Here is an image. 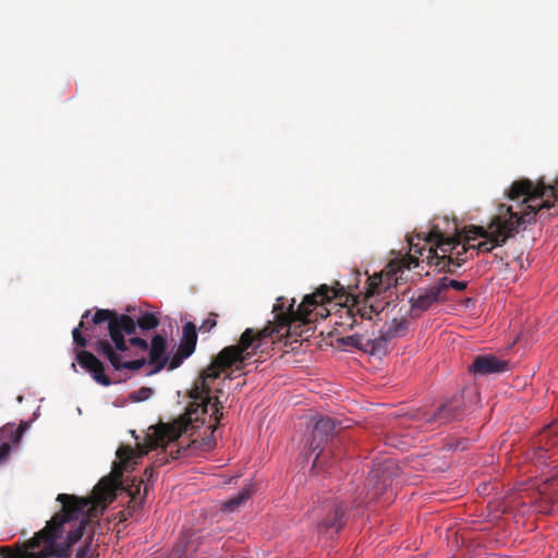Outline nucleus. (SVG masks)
<instances>
[{
  "instance_id": "obj_32",
  "label": "nucleus",
  "mask_w": 558,
  "mask_h": 558,
  "mask_svg": "<svg viewBox=\"0 0 558 558\" xmlns=\"http://www.w3.org/2000/svg\"><path fill=\"white\" fill-rule=\"evenodd\" d=\"M547 432L549 434H558V422L553 423L550 426H548Z\"/></svg>"
},
{
  "instance_id": "obj_33",
  "label": "nucleus",
  "mask_w": 558,
  "mask_h": 558,
  "mask_svg": "<svg viewBox=\"0 0 558 558\" xmlns=\"http://www.w3.org/2000/svg\"><path fill=\"white\" fill-rule=\"evenodd\" d=\"M144 473L147 476V478L149 480L153 476L154 469L153 468H147Z\"/></svg>"
},
{
  "instance_id": "obj_14",
  "label": "nucleus",
  "mask_w": 558,
  "mask_h": 558,
  "mask_svg": "<svg viewBox=\"0 0 558 558\" xmlns=\"http://www.w3.org/2000/svg\"><path fill=\"white\" fill-rule=\"evenodd\" d=\"M460 414V404L457 401L451 400L440 405L437 411L433 413L422 412L418 415L420 420L425 423H438L441 425L457 420Z\"/></svg>"
},
{
  "instance_id": "obj_9",
  "label": "nucleus",
  "mask_w": 558,
  "mask_h": 558,
  "mask_svg": "<svg viewBox=\"0 0 558 558\" xmlns=\"http://www.w3.org/2000/svg\"><path fill=\"white\" fill-rule=\"evenodd\" d=\"M337 423L328 416H319L313 427L310 451L312 453L318 451L313 461V468H323V450L324 446L335 435Z\"/></svg>"
},
{
  "instance_id": "obj_25",
  "label": "nucleus",
  "mask_w": 558,
  "mask_h": 558,
  "mask_svg": "<svg viewBox=\"0 0 558 558\" xmlns=\"http://www.w3.org/2000/svg\"><path fill=\"white\" fill-rule=\"evenodd\" d=\"M436 286H437V289L439 290V292H440V294L442 296L444 293L449 288H452V289L458 290V291L465 290L468 283L465 281H458V280H454V279H449L447 277H442L441 279L438 280Z\"/></svg>"
},
{
  "instance_id": "obj_10",
  "label": "nucleus",
  "mask_w": 558,
  "mask_h": 558,
  "mask_svg": "<svg viewBox=\"0 0 558 558\" xmlns=\"http://www.w3.org/2000/svg\"><path fill=\"white\" fill-rule=\"evenodd\" d=\"M75 360L82 368L90 374L96 383L105 387L112 384L111 379L105 374V364L93 352L80 350L75 354Z\"/></svg>"
},
{
  "instance_id": "obj_12",
  "label": "nucleus",
  "mask_w": 558,
  "mask_h": 558,
  "mask_svg": "<svg viewBox=\"0 0 558 558\" xmlns=\"http://www.w3.org/2000/svg\"><path fill=\"white\" fill-rule=\"evenodd\" d=\"M28 424L21 422L19 427L15 424L8 423L0 428V464L8 461L11 453V445L20 442Z\"/></svg>"
},
{
  "instance_id": "obj_30",
  "label": "nucleus",
  "mask_w": 558,
  "mask_h": 558,
  "mask_svg": "<svg viewBox=\"0 0 558 558\" xmlns=\"http://www.w3.org/2000/svg\"><path fill=\"white\" fill-rule=\"evenodd\" d=\"M75 558H94V553L90 549V543L84 545L77 550Z\"/></svg>"
},
{
  "instance_id": "obj_24",
  "label": "nucleus",
  "mask_w": 558,
  "mask_h": 558,
  "mask_svg": "<svg viewBox=\"0 0 558 558\" xmlns=\"http://www.w3.org/2000/svg\"><path fill=\"white\" fill-rule=\"evenodd\" d=\"M250 497H251V489L244 488L243 490L239 492L235 496L230 498L228 501H226L223 505V509L226 511H234L242 504H244Z\"/></svg>"
},
{
  "instance_id": "obj_21",
  "label": "nucleus",
  "mask_w": 558,
  "mask_h": 558,
  "mask_svg": "<svg viewBox=\"0 0 558 558\" xmlns=\"http://www.w3.org/2000/svg\"><path fill=\"white\" fill-rule=\"evenodd\" d=\"M134 322L136 329L138 328L142 335L146 331L156 329L160 324L159 318L155 314L148 312L141 314L136 320L134 319Z\"/></svg>"
},
{
  "instance_id": "obj_4",
  "label": "nucleus",
  "mask_w": 558,
  "mask_h": 558,
  "mask_svg": "<svg viewBox=\"0 0 558 558\" xmlns=\"http://www.w3.org/2000/svg\"><path fill=\"white\" fill-rule=\"evenodd\" d=\"M276 330V327H274L270 322L258 330L246 328L240 336L238 344L223 348L210 365L202 372L199 378L190 390L192 402L187 407L184 415L165 425L161 429V434L170 438L177 437L181 432L187 429L191 420L194 418V414H197L198 411H201L202 414H206L208 405L211 402L210 383L217 379L222 371L231 368L232 366H234V371H242L245 363L258 351L263 352L262 347L268 338L275 336ZM195 418H197V415Z\"/></svg>"
},
{
  "instance_id": "obj_3",
  "label": "nucleus",
  "mask_w": 558,
  "mask_h": 558,
  "mask_svg": "<svg viewBox=\"0 0 558 558\" xmlns=\"http://www.w3.org/2000/svg\"><path fill=\"white\" fill-rule=\"evenodd\" d=\"M90 315L87 310L78 326L72 330L73 342L81 348L87 345V338L82 335L84 330L92 340V348L98 356L106 359L114 371L130 369L138 371L145 364L144 357L128 360L136 355L133 349L141 352L148 350V341L136 336L134 318L126 314H118L111 310H97L92 318V324L85 319Z\"/></svg>"
},
{
  "instance_id": "obj_5",
  "label": "nucleus",
  "mask_w": 558,
  "mask_h": 558,
  "mask_svg": "<svg viewBox=\"0 0 558 558\" xmlns=\"http://www.w3.org/2000/svg\"><path fill=\"white\" fill-rule=\"evenodd\" d=\"M352 289L353 286L350 283L345 287L338 281L333 286L320 284L315 292L303 298L296 310H294V299L286 305V299L283 296L278 298L272 307L275 319L270 322L277 329L275 335L280 336L282 331L288 335L291 325L294 323H310L312 310L332 300L338 301L340 305L337 314L339 319L335 320V325L339 327L351 330L357 325L359 319H372L373 314H379L373 303L363 300L361 303L360 295H355ZM354 289H357V284L354 286Z\"/></svg>"
},
{
  "instance_id": "obj_17",
  "label": "nucleus",
  "mask_w": 558,
  "mask_h": 558,
  "mask_svg": "<svg viewBox=\"0 0 558 558\" xmlns=\"http://www.w3.org/2000/svg\"><path fill=\"white\" fill-rule=\"evenodd\" d=\"M555 480H549L539 486L536 493L537 497L535 498V509L537 511L548 513L551 504L558 500V497H554L550 492V487L555 485Z\"/></svg>"
},
{
  "instance_id": "obj_27",
  "label": "nucleus",
  "mask_w": 558,
  "mask_h": 558,
  "mask_svg": "<svg viewBox=\"0 0 558 558\" xmlns=\"http://www.w3.org/2000/svg\"><path fill=\"white\" fill-rule=\"evenodd\" d=\"M153 395V389L148 387H142L138 390L131 393L130 399L134 402H141L147 400Z\"/></svg>"
},
{
  "instance_id": "obj_35",
  "label": "nucleus",
  "mask_w": 558,
  "mask_h": 558,
  "mask_svg": "<svg viewBox=\"0 0 558 558\" xmlns=\"http://www.w3.org/2000/svg\"><path fill=\"white\" fill-rule=\"evenodd\" d=\"M159 461H160V462H159V464H163V463H165V461H163V460H161V459H160ZM167 461H168V460H166V462H167Z\"/></svg>"
},
{
  "instance_id": "obj_15",
  "label": "nucleus",
  "mask_w": 558,
  "mask_h": 558,
  "mask_svg": "<svg viewBox=\"0 0 558 558\" xmlns=\"http://www.w3.org/2000/svg\"><path fill=\"white\" fill-rule=\"evenodd\" d=\"M149 352V361L150 365H154V369L149 374L159 373L168 362V356L166 355L167 351V340L165 336L159 333L155 335L151 338L150 347L148 345Z\"/></svg>"
},
{
  "instance_id": "obj_1",
  "label": "nucleus",
  "mask_w": 558,
  "mask_h": 558,
  "mask_svg": "<svg viewBox=\"0 0 558 558\" xmlns=\"http://www.w3.org/2000/svg\"><path fill=\"white\" fill-rule=\"evenodd\" d=\"M510 201H518L514 206L499 204L496 214L486 227L470 226L463 233L446 235L437 226L430 231L416 234L424 245L409 239L410 251L423 257L428 266L439 272L454 274L468 259L470 248L489 253L502 246L508 239L514 236L521 227L534 223L537 214L549 210L558 205V179L547 184L544 178L536 182L530 179L514 181L507 193Z\"/></svg>"
},
{
  "instance_id": "obj_23",
  "label": "nucleus",
  "mask_w": 558,
  "mask_h": 558,
  "mask_svg": "<svg viewBox=\"0 0 558 558\" xmlns=\"http://www.w3.org/2000/svg\"><path fill=\"white\" fill-rule=\"evenodd\" d=\"M341 342L344 345L356 348L366 353V349L368 345V337H366L365 335H361V333H354V335L341 338Z\"/></svg>"
},
{
  "instance_id": "obj_36",
  "label": "nucleus",
  "mask_w": 558,
  "mask_h": 558,
  "mask_svg": "<svg viewBox=\"0 0 558 558\" xmlns=\"http://www.w3.org/2000/svg\"><path fill=\"white\" fill-rule=\"evenodd\" d=\"M72 368H73V369H75V368H76L75 363H72Z\"/></svg>"
},
{
  "instance_id": "obj_29",
  "label": "nucleus",
  "mask_w": 558,
  "mask_h": 558,
  "mask_svg": "<svg viewBox=\"0 0 558 558\" xmlns=\"http://www.w3.org/2000/svg\"><path fill=\"white\" fill-rule=\"evenodd\" d=\"M217 314L210 313L209 317L203 322V324L199 327V330L202 332H209L214 327L217 325L216 320Z\"/></svg>"
},
{
  "instance_id": "obj_28",
  "label": "nucleus",
  "mask_w": 558,
  "mask_h": 558,
  "mask_svg": "<svg viewBox=\"0 0 558 558\" xmlns=\"http://www.w3.org/2000/svg\"><path fill=\"white\" fill-rule=\"evenodd\" d=\"M190 355H183L182 350L178 349L177 352L173 354V356L170 359L168 368L170 371H173L178 368L182 362L187 359Z\"/></svg>"
},
{
  "instance_id": "obj_31",
  "label": "nucleus",
  "mask_w": 558,
  "mask_h": 558,
  "mask_svg": "<svg viewBox=\"0 0 558 558\" xmlns=\"http://www.w3.org/2000/svg\"><path fill=\"white\" fill-rule=\"evenodd\" d=\"M213 408H214V414H215V420H216V424H217L221 420V417L223 415L222 412H221V409L223 408V405L219 401L218 398L215 399Z\"/></svg>"
},
{
  "instance_id": "obj_18",
  "label": "nucleus",
  "mask_w": 558,
  "mask_h": 558,
  "mask_svg": "<svg viewBox=\"0 0 558 558\" xmlns=\"http://www.w3.org/2000/svg\"><path fill=\"white\" fill-rule=\"evenodd\" d=\"M135 457V452L131 447H120L117 451L118 461L113 463L112 466V475L119 480L122 477L124 471H128L130 468L133 469L132 460Z\"/></svg>"
},
{
  "instance_id": "obj_11",
  "label": "nucleus",
  "mask_w": 558,
  "mask_h": 558,
  "mask_svg": "<svg viewBox=\"0 0 558 558\" xmlns=\"http://www.w3.org/2000/svg\"><path fill=\"white\" fill-rule=\"evenodd\" d=\"M442 300L436 283L427 289H418L410 299V316L418 317L426 312L433 304Z\"/></svg>"
},
{
  "instance_id": "obj_7",
  "label": "nucleus",
  "mask_w": 558,
  "mask_h": 558,
  "mask_svg": "<svg viewBox=\"0 0 558 558\" xmlns=\"http://www.w3.org/2000/svg\"><path fill=\"white\" fill-rule=\"evenodd\" d=\"M203 415L201 411L197 413V418L191 420V424L187 426L186 430L181 432L177 437L170 438L163 434H161V429L166 424H161L156 432L154 433V439L151 440V447L158 448L161 447L163 449V453L169 456L171 460H178L182 457L184 452H186L190 448L201 449L203 452H208L213 448L216 447V438L214 437V432L216 429V424L210 425L211 429L210 435L208 437L202 438L201 440H192L189 445L183 446L181 444H177L182 434L189 433L192 428H194V423L203 420ZM194 417L196 414L193 415Z\"/></svg>"
},
{
  "instance_id": "obj_8",
  "label": "nucleus",
  "mask_w": 558,
  "mask_h": 558,
  "mask_svg": "<svg viewBox=\"0 0 558 558\" xmlns=\"http://www.w3.org/2000/svg\"><path fill=\"white\" fill-rule=\"evenodd\" d=\"M344 510L337 499H329L316 508L313 512V520L320 532L333 530L336 533L343 526Z\"/></svg>"
},
{
  "instance_id": "obj_34",
  "label": "nucleus",
  "mask_w": 558,
  "mask_h": 558,
  "mask_svg": "<svg viewBox=\"0 0 558 558\" xmlns=\"http://www.w3.org/2000/svg\"><path fill=\"white\" fill-rule=\"evenodd\" d=\"M0 550H1V553H7L9 550V548L8 547H2V548H0Z\"/></svg>"
},
{
  "instance_id": "obj_6",
  "label": "nucleus",
  "mask_w": 558,
  "mask_h": 558,
  "mask_svg": "<svg viewBox=\"0 0 558 558\" xmlns=\"http://www.w3.org/2000/svg\"><path fill=\"white\" fill-rule=\"evenodd\" d=\"M418 264L420 257L409 254L400 260L390 262L380 272L368 276L366 291L362 296L363 301L372 303L371 299L373 296L380 295L391 287H397L402 279L404 269L415 268Z\"/></svg>"
},
{
  "instance_id": "obj_26",
  "label": "nucleus",
  "mask_w": 558,
  "mask_h": 558,
  "mask_svg": "<svg viewBox=\"0 0 558 558\" xmlns=\"http://www.w3.org/2000/svg\"><path fill=\"white\" fill-rule=\"evenodd\" d=\"M131 500H130V505L128 506V508L123 511H121V520H126L128 517L131 515V512L133 509H135L140 504L137 502V496L140 495V486L136 487V490L135 493L131 492Z\"/></svg>"
},
{
  "instance_id": "obj_22",
  "label": "nucleus",
  "mask_w": 558,
  "mask_h": 558,
  "mask_svg": "<svg viewBox=\"0 0 558 558\" xmlns=\"http://www.w3.org/2000/svg\"><path fill=\"white\" fill-rule=\"evenodd\" d=\"M408 329V320L405 318H393L388 325L384 326L383 330L390 339L402 336Z\"/></svg>"
},
{
  "instance_id": "obj_2",
  "label": "nucleus",
  "mask_w": 558,
  "mask_h": 558,
  "mask_svg": "<svg viewBox=\"0 0 558 558\" xmlns=\"http://www.w3.org/2000/svg\"><path fill=\"white\" fill-rule=\"evenodd\" d=\"M116 482L104 477L94 487L93 499L59 494L57 501L62 508L27 542L31 555L38 558L63 557L68 548L82 538L87 522L99 517L105 505L116 498Z\"/></svg>"
},
{
  "instance_id": "obj_20",
  "label": "nucleus",
  "mask_w": 558,
  "mask_h": 558,
  "mask_svg": "<svg viewBox=\"0 0 558 558\" xmlns=\"http://www.w3.org/2000/svg\"><path fill=\"white\" fill-rule=\"evenodd\" d=\"M391 340L387 337L386 332L381 329V333L377 338L368 337V345L366 349V353L372 355H381L386 354L388 351V341Z\"/></svg>"
},
{
  "instance_id": "obj_19",
  "label": "nucleus",
  "mask_w": 558,
  "mask_h": 558,
  "mask_svg": "<svg viewBox=\"0 0 558 558\" xmlns=\"http://www.w3.org/2000/svg\"><path fill=\"white\" fill-rule=\"evenodd\" d=\"M196 342V326L193 323L189 322L183 326L182 339L178 349L182 350L183 355H192L193 352L195 351Z\"/></svg>"
},
{
  "instance_id": "obj_16",
  "label": "nucleus",
  "mask_w": 558,
  "mask_h": 558,
  "mask_svg": "<svg viewBox=\"0 0 558 558\" xmlns=\"http://www.w3.org/2000/svg\"><path fill=\"white\" fill-rule=\"evenodd\" d=\"M395 468V462L391 460H386L381 464H379L377 468H375L371 472V476L368 477V484L374 486H377L379 482H381V488L374 487V492L372 493V499H375L379 496V489H385L388 486V481L390 480L391 473L386 475L387 471H390Z\"/></svg>"
},
{
  "instance_id": "obj_13",
  "label": "nucleus",
  "mask_w": 558,
  "mask_h": 558,
  "mask_svg": "<svg viewBox=\"0 0 558 558\" xmlns=\"http://www.w3.org/2000/svg\"><path fill=\"white\" fill-rule=\"evenodd\" d=\"M470 372L481 376L499 374L509 369L508 362L499 360L492 354L477 355L472 365Z\"/></svg>"
}]
</instances>
